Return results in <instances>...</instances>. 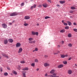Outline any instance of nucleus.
<instances>
[{
    "mask_svg": "<svg viewBox=\"0 0 77 77\" xmlns=\"http://www.w3.org/2000/svg\"><path fill=\"white\" fill-rule=\"evenodd\" d=\"M39 69L38 68L37 69L36 71H39Z\"/></svg>",
    "mask_w": 77,
    "mask_h": 77,
    "instance_id": "nucleus-54",
    "label": "nucleus"
},
{
    "mask_svg": "<svg viewBox=\"0 0 77 77\" xmlns=\"http://www.w3.org/2000/svg\"><path fill=\"white\" fill-rule=\"evenodd\" d=\"M20 63L22 64L25 63V61H21L20 62Z\"/></svg>",
    "mask_w": 77,
    "mask_h": 77,
    "instance_id": "nucleus-26",
    "label": "nucleus"
},
{
    "mask_svg": "<svg viewBox=\"0 0 77 77\" xmlns=\"http://www.w3.org/2000/svg\"><path fill=\"white\" fill-rule=\"evenodd\" d=\"M73 25H74V26H76V25H77V24H76L75 23H74Z\"/></svg>",
    "mask_w": 77,
    "mask_h": 77,
    "instance_id": "nucleus-45",
    "label": "nucleus"
},
{
    "mask_svg": "<svg viewBox=\"0 0 77 77\" xmlns=\"http://www.w3.org/2000/svg\"><path fill=\"white\" fill-rule=\"evenodd\" d=\"M35 62H38V60L37 59H35Z\"/></svg>",
    "mask_w": 77,
    "mask_h": 77,
    "instance_id": "nucleus-39",
    "label": "nucleus"
},
{
    "mask_svg": "<svg viewBox=\"0 0 77 77\" xmlns=\"http://www.w3.org/2000/svg\"><path fill=\"white\" fill-rule=\"evenodd\" d=\"M8 40H5L4 41V43L5 44H7L8 42Z\"/></svg>",
    "mask_w": 77,
    "mask_h": 77,
    "instance_id": "nucleus-16",
    "label": "nucleus"
},
{
    "mask_svg": "<svg viewBox=\"0 0 77 77\" xmlns=\"http://www.w3.org/2000/svg\"><path fill=\"white\" fill-rule=\"evenodd\" d=\"M29 43H31V44L32 43H35V41H31V42H29Z\"/></svg>",
    "mask_w": 77,
    "mask_h": 77,
    "instance_id": "nucleus-24",
    "label": "nucleus"
},
{
    "mask_svg": "<svg viewBox=\"0 0 77 77\" xmlns=\"http://www.w3.org/2000/svg\"><path fill=\"white\" fill-rule=\"evenodd\" d=\"M67 72L69 74H71L72 72V71L71 70H69L67 71Z\"/></svg>",
    "mask_w": 77,
    "mask_h": 77,
    "instance_id": "nucleus-10",
    "label": "nucleus"
},
{
    "mask_svg": "<svg viewBox=\"0 0 77 77\" xmlns=\"http://www.w3.org/2000/svg\"><path fill=\"white\" fill-rule=\"evenodd\" d=\"M63 66L62 64H60L58 66V68H63Z\"/></svg>",
    "mask_w": 77,
    "mask_h": 77,
    "instance_id": "nucleus-11",
    "label": "nucleus"
},
{
    "mask_svg": "<svg viewBox=\"0 0 77 77\" xmlns=\"http://www.w3.org/2000/svg\"><path fill=\"white\" fill-rule=\"evenodd\" d=\"M61 57H62V58H64V57H65V55H62L61 56Z\"/></svg>",
    "mask_w": 77,
    "mask_h": 77,
    "instance_id": "nucleus-30",
    "label": "nucleus"
},
{
    "mask_svg": "<svg viewBox=\"0 0 77 77\" xmlns=\"http://www.w3.org/2000/svg\"><path fill=\"white\" fill-rule=\"evenodd\" d=\"M35 51H38V49L37 48H36L35 49Z\"/></svg>",
    "mask_w": 77,
    "mask_h": 77,
    "instance_id": "nucleus-42",
    "label": "nucleus"
},
{
    "mask_svg": "<svg viewBox=\"0 0 77 77\" xmlns=\"http://www.w3.org/2000/svg\"><path fill=\"white\" fill-rule=\"evenodd\" d=\"M58 53H60V51H58L57 52V53H54V55H56V54H58Z\"/></svg>",
    "mask_w": 77,
    "mask_h": 77,
    "instance_id": "nucleus-33",
    "label": "nucleus"
},
{
    "mask_svg": "<svg viewBox=\"0 0 77 77\" xmlns=\"http://www.w3.org/2000/svg\"><path fill=\"white\" fill-rule=\"evenodd\" d=\"M34 51H35V50L33 51V52H34Z\"/></svg>",
    "mask_w": 77,
    "mask_h": 77,
    "instance_id": "nucleus-63",
    "label": "nucleus"
},
{
    "mask_svg": "<svg viewBox=\"0 0 77 77\" xmlns=\"http://www.w3.org/2000/svg\"><path fill=\"white\" fill-rule=\"evenodd\" d=\"M62 23H64V20H62Z\"/></svg>",
    "mask_w": 77,
    "mask_h": 77,
    "instance_id": "nucleus-55",
    "label": "nucleus"
},
{
    "mask_svg": "<svg viewBox=\"0 0 77 77\" xmlns=\"http://www.w3.org/2000/svg\"><path fill=\"white\" fill-rule=\"evenodd\" d=\"M23 51V49L22 48H20L19 49V51H18V53H21Z\"/></svg>",
    "mask_w": 77,
    "mask_h": 77,
    "instance_id": "nucleus-8",
    "label": "nucleus"
},
{
    "mask_svg": "<svg viewBox=\"0 0 77 77\" xmlns=\"http://www.w3.org/2000/svg\"><path fill=\"white\" fill-rule=\"evenodd\" d=\"M65 29H69V26H66L65 27Z\"/></svg>",
    "mask_w": 77,
    "mask_h": 77,
    "instance_id": "nucleus-37",
    "label": "nucleus"
},
{
    "mask_svg": "<svg viewBox=\"0 0 77 77\" xmlns=\"http://www.w3.org/2000/svg\"><path fill=\"white\" fill-rule=\"evenodd\" d=\"M17 15V13L16 12H14L10 14V17H13V16H16Z\"/></svg>",
    "mask_w": 77,
    "mask_h": 77,
    "instance_id": "nucleus-2",
    "label": "nucleus"
},
{
    "mask_svg": "<svg viewBox=\"0 0 77 77\" xmlns=\"http://www.w3.org/2000/svg\"><path fill=\"white\" fill-rule=\"evenodd\" d=\"M65 32V30L64 29L61 30L60 31V33H64V32Z\"/></svg>",
    "mask_w": 77,
    "mask_h": 77,
    "instance_id": "nucleus-18",
    "label": "nucleus"
},
{
    "mask_svg": "<svg viewBox=\"0 0 77 77\" xmlns=\"http://www.w3.org/2000/svg\"><path fill=\"white\" fill-rule=\"evenodd\" d=\"M53 75H50L48 76V77H59V76H57V73H54L53 74Z\"/></svg>",
    "mask_w": 77,
    "mask_h": 77,
    "instance_id": "nucleus-1",
    "label": "nucleus"
},
{
    "mask_svg": "<svg viewBox=\"0 0 77 77\" xmlns=\"http://www.w3.org/2000/svg\"><path fill=\"white\" fill-rule=\"evenodd\" d=\"M2 26L3 28H4V29H6L8 27L7 25H6V23H3L2 24Z\"/></svg>",
    "mask_w": 77,
    "mask_h": 77,
    "instance_id": "nucleus-3",
    "label": "nucleus"
},
{
    "mask_svg": "<svg viewBox=\"0 0 77 77\" xmlns=\"http://www.w3.org/2000/svg\"><path fill=\"white\" fill-rule=\"evenodd\" d=\"M7 69H8V70H11V69L9 67H7Z\"/></svg>",
    "mask_w": 77,
    "mask_h": 77,
    "instance_id": "nucleus-44",
    "label": "nucleus"
},
{
    "mask_svg": "<svg viewBox=\"0 0 77 77\" xmlns=\"http://www.w3.org/2000/svg\"><path fill=\"white\" fill-rule=\"evenodd\" d=\"M4 75L5 76H7L8 75V73L7 72H5L4 73Z\"/></svg>",
    "mask_w": 77,
    "mask_h": 77,
    "instance_id": "nucleus-29",
    "label": "nucleus"
},
{
    "mask_svg": "<svg viewBox=\"0 0 77 77\" xmlns=\"http://www.w3.org/2000/svg\"><path fill=\"white\" fill-rule=\"evenodd\" d=\"M12 73H13V74H15V75H17V72H16L15 71L13 70L12 72Z\"/></svg>",
    "mask_w": 77,
    "mask_h": 77,
    "instance_id": "nucleus-17",
    "label": "nucleus"
},
{
    "mask_svg": "<svg viewBox=\"0 0 77 77\" xmlns=\"http://www.w3.org/2000/svg\"><path fill=\"white\" fill-rule=\"evenodd\" d=\"M14 21H13V22L12 23H14Z\"/></svg>",
    "mask_w": 77,
    "mask_h": 77,
    "instance_id": "nucleus-64",
    "label": "nucleus"
},
{
    "mask_svg": "<svg viewBox=\"0 0 77 77\" xmlns=\"http://www.w3.org/2000/svg\"><path fill=\"white\" fill-rule=\"evenodd\" d=\"M42 6V5H38V7L39 8H41Z\"/></svg>",
    "mask_w": 77,
    "mask_h": 77,
    "instance_id": "nucleus-38",
    "label": "nucleus"
},
{
    "mask_svg": "<svg viewBox=\"0 0 77 77\" xmlns=\"http://www.w3.org/2000/svg\"><path fill=\"white\" fill-rule=\"evenodd\" d=\"M39 23H37V25L38 26H39Z\"/></svg>",
    "mask_w": 77,
    "mask_h": 77,
    "instance_id": "nucleus-58",
    "label": "nucleus"
},
{
    "mask_svg": "<svg viewBox=\"0 0 77 77\" xmlns=\"http://www.w3.org/2000/svg\"><path fill=\"white\" fill-rule=\"evenodd\" d=\"M59 2L61 3V4H63V3H65V1H60Z\"/></svg>",
    "mask_w": 77,
    "mask_h": 77,
    "instance_id": "nucleus-20",
    "label": "nucleus"
},
{
    "mask_svg": "<svg viewBox=\"0 0 77 77\" xmlns=\"http://www.w3.org/2000/svg\"><path fill=\"white\" fill-rule=\"evenodd\" d=\"M71 59V58H69L68 59V60H70Z\"/></svg>",
    "mask_w": 77,
    "mask_h": 77,
    "instance_id": "nucleus-56",
    "label": "nucleus"
},
{
    "mask_svg": "<svg viewBox=\"0 0 77 77\" xmlns=\"http://www.w3.org/2000/svg\"><path fill=\"white\" fill-rule=\"evenodd\" d=\"M63 63L64 65H66L67 64V61H63Z\"/></svg>",
    "mask_w": 77,
    "mask_h": 77,
    "instance_id": "nucleus-22",
    "label": "nucleus"
},
{
    "mask_svg": "<svg viewBox=\"0 0 77 77\" xmlns=\"http://www.w3.org/2000/svg\"><path fill=\"white\" fill-rule=\"evenodd\" d=\"M62 43L63 44L64 43V42L63 41H62Z\"/></svg>",
    "mask_w": 77,
    "mask_h": 77,
    "instance_id": "nucleus-62",
    "label": "nucleus"
},
{
    "mask_svg": "<svg viewBox=\"0 0 77 77\" xmlns=\"http://www.w3.org/2000/svg\"><path fill=\"white\" fill-rule=\"evenodd\" d=\"M32 66H35V63H32L31 64Z\"/></svg>",
    "mask_w": 77,
    "mask_h": 77,
    "instance_id": "nucleus-35",
    "label": "nucleus"
},
{
    "mask_svg": "<svg viewBox=\"0 0 77 77\" xmlns=\"http://www.w3.org/2000/svg\"><path fill=\"white\" fill-rule=\"evenodd\" d=\"M24 3H22L21 4V6H23L24 5Z\"/></svg>",
    "mask_w": 77,
    "mask_h": 77,
    "instance_id": "nucleus-52",
    "label": "nucleus"
},
{
    "mask_svg": "<svg viewBox=\"0 0 77 77\" xmlns=\"http://www.w3.org/2000/svg\"><path fill=\"white\" fill-rule=\"evenodd\" d=\"M71 9L72 10H74V9H75V8L74 7H71Z\"/></svg>",
    "mask_w": 77,
    "mask_h": 77,
    "instance_id": "nucleus-25",
    "label": "nucleus"
},
{
    "mask_svg": "<svg viewBox=\"0 0 77 77\" xmlns=\"http://www.w3.org/2000/svg\"><path fill=\"white\" fill-rule=\"evenodd\" d=\"M44 57H48V56H47V55H45L44 56Z\"/></svg>",
    "mask_w": 77,
    "mask_h": 77,
    "instance_id": "nucleus-48",
    "label": "nucleus"
},
{
    "mask_svg": "<svg viewBox=\"0 0 77 77\" xmlns=\"http://www.w3.org/2000/svg\"><path fill=\"white\" fill-rule=\"evenodd\" d=\"M68 36L69 37V38H71L72 36V34H71V33H69L68 34Z\"/></svg>",
    "mask_w": 77,
    "mask_h": 77,
    "instance_id": "nucleus-21",
    "label": "nucleus"
},
{
    "mask_svg": "<svg viewBox=\"0 0 77 77\" xmlns=\"http://www.w3.org/2000/svg\"><path fill=\"white\" fill-rule=\"evenodd\" d=\"M69 13H70V14H72V13H73V12H74V11H72V10H71L69 11Z\"/></svg>",
    "mask_w": 77,
    "mask_h": 77,
    "instance_id": "nucleus-32",
    "label": "nucleus"
},
{
    "mask_svg": "<svg viewBox=\"0 0 77 77\" xmlns=\"http://www.w3.org/2000/svg\"><path fill=\"white\" fill-rule=\"evenodd\" d=\"M36 5H33V8H36Z\"/></svg>",
    "mask_w": 77,
    "mask_h": 77,
    "instance_id": "nucleus-41",
    "label": "nucleus"
},
{
    "mask_svg": "<svg viewBox=\"0 0 77 77\" xmlns=\"http://www.w3.org/2000/svg\"><path fill=\"white\" fill-rule=\"evenodd\" d=\"M28 40L29 41H31L33 40V39L32 38H28Z\"/></svg>",
    "mask_w": 77,
    "mask_h": 77,
    "instance_id": "nucleus-23",
    "label": "nucleus"
},
{
    "mask_svg": "<svg viewBox=\"0 0 77 77\" xmlns=\"http://www.w3.org/2000/svg\"><path fill=\"white\" fill-rule=\"evenodd\" d=\"M67 23H68L69 26H71L72 25V23H71L69 21H67Z\"/></svg>",
    "mask_w": 77,
    "mask_h": 77,
    "instance_id": "nucleus-19",
    "label": "nucleus"
},
{
    "mask_svg": "<svg viewBox=\"0 0 77 77\" xmlns=\"http://www.w3.org/2000/svg\"><path fill=\"white\" fill-rule=\"evenodd\" d=\"M8 41L9 42H11V43H12V42H13L14 40H13V39L11 38H10L8 39Z\"/></svg>",
    "mask_w": 77,
    "mask_h": 77,
    "instance_id": "nucleus-15",
    "label": "nucleus"
},
{
    "mask_svg": "<svg viewBox=\"0 0 77 77\" xmlns=\"http://www.w3.org/2000/svg\"><path fill=\"white\" fill-rule=\"evenodd\" d=\"M55 72V70L54 69H52L50 72V73L51 74H54V72Z\"/></svg>",
    "mask_w": 77,
    "mask_h": 77,
    "instance_id": "nucleus-13",
    "label": "nucleus"
},
{
    "mask_svg": "<svg viewBox=\"0 0 77 77\" xmlns=\"http://www.w3.org/2000/svg\"><path fill=\"white\" fill-rule=\"evenodd\" d=\"M57 7H59V6H60V5H57Z\"/></svg>",
    "mask_w": 77,
    "mask_h": 77,
    "instance_id": "nucleus-57",
    "label": "nucleus"
},
{
    "mask_svg": "<svg viewBox=\"0 0 77 77\" xmlns=\"http://www.w3.org/2000/svg\"><path fill=\"white\" fill-rule=\"evenodd\" d=\"M48 6V5L46 3H45L43 4V6L44 8H46Z\"/></svg>",
    "mask_w": 77,
    "mask_h": 77,
    "instance_id": "nucleus-9",
    "label": "nucleus"
},
{
    "mask_svg": "<svg viewBox=\"0 0 77 77\" xmlns=\"http://www.w3.org/2000/svg\"><path fill=\"white\" fill-rule=\"evenodd\" d=\"M48 75V74H47V73H46L45 75V77H47V76Z\"/></svg>",
    "mask_w": 77,
    "mask_h": 77,
    "instance_id": "nucleus-50",
    "label": "nucleus"
},
{
    "mask_svg": "<svg viewBox=\"0 0 77 77\" xmlns=\"http://www.w3.org/2000/svg\"><path fill=\"white\" fill-rule=\"evenodd\" d=\"M5 57H7V58H8V56L7 55H5Z\"/></svg>",
    "mask_w": 77,
    "mask_h": 77,
    "instance_id": "nucleus-49",
    "label": "nucleus"
},
{
    "mask_svg": "<svg viewBox=\"0 0 77 77\" xmlns=\"http://www.w3.org/2000/svg\"><path fill=\"white\" fill-rule=\"evenodd\" d=\"M60 45H58V46H57V47H58V48H60Z\"/></svg>",
    "mask_w": 77,
    "mask_h": 77,
    "instance_id": "nucleus-51",
    "label": "nucleus"
},
{
    "mask_svg": "<svg viewBox=\"0 0 77 77\" xmlns=\"http://www.w3.org/2000/svg\"><path fill=\"white\" fill-rule=\"evenodd\" d=\"M73 31L75 32H77V29H73Z\"/></svg>",
    "mask_w": 77,
    "mask_h": 77,
    "instance_id": "nucleus-34",
    "label": "nucleus"
},
{
    "mask_svg": "<svg viewBox=\"0 0 77 77\" xmlns=\"http://www.w3.org/2000/svg\"><path fill=\"white\" fill-rule=\"evenodd\" d=\"M22 72L23 74V77H26V72L25 71H22Z\"/></svg>",
    "mask_w": 77,
    "mask_h": 77,
    "instance_id": "nucleus-12",
    "label": "nucleus"
},
{
    "mask_svg": "<svg viewBox=\"0 0 77 77\" xmlns=\"http://www.w3.org/2000/svg\"><path fill=\"white\" fill-rule=\"evenodd\" d=\"M68 46H69V47H72V44L70 43L69 44V45H68Z\"/></svg>",
    "mask_w": 77,
    "mask_h": 77,
    "instance_id": "nucleus-27",
    "label": "nucleus"
},
{
    "mask_svg": "<svg viewBox=\"0 0 77 77\" xmlns=\"http://www.w3.org/2000/svg\"><path fill=\"white\" fill-rule=\"evenodd\" d=\"M22 70H23V71H27L28 70H29V68L28 67H26L23 69Z\"/></svg>",
    "mask_w": 77,
    "mask_h": 77,
    "instance_id": "nucleus-14",
    "label": "nucleus"
},
{
    "mask_svg": "<svg viewBox=\"0 0 77 77\" xmlns=\"http://www.w3.org/2000/svg\"><path fill=\"white\" fill-rule=\"evenodd\" d=\"M33 6H31V7L30 8V9L31 10L33 9Z\"/></svg>",
    "mask_w": 77,
    "mask_h": 77,
    "instance_id": "nucleus-46",
    "label": "nucleus"
},
{
    "mask_svg": "<svg viewBox=\"0 0 77 77\" xmlns=\"http://www.w3.org/2000/svg\"><path fill=\"white\" fill-rule=\"evenodd\" d=\"M75 66H77V64H75Z\"/></svg>",
    "mask_w": 77,
    "mask_h": 77,
    "instance_id": "nucleus-61",
    "label": "nucleus"
},
{
    "mask_svg": "<svg viewBox=\"0 0 77 77\" xmlns=\"http://www.w3.org/2000/svg\"><path fill=\"white\" fill-rule=\"evenodd\" d=\"M63 24L64 26H68V24L67 23H64Z\"/></svg>",
    "mask_w": 77,
    "mask_h": 77,
    "instance_id": "nucleus-40",
    "label": "nucleus"
},
{
    "mask_svg": "<svg viewBox=\"0 0 77 77\" xmlns=\"http://www.w3.org/2000/svg\"><path fill=\"white\" fill-rule=\"evenodd\" d=\"M44 66L45 67H46L47 66H50V64L48 63H45L44 64Z\"/></svg>",
    "mask_w": 77,
    "mask_h": 77,
    "instance_id": "nucleus-6",
    "label": "nucleus"
},
{
    "mask_svg": "<svg viewBox=\"0 0 77 77\" xmlns=\"http://www.w3.org/2000/svg\"><path fill=\"white\" fill-rule=\"evenodd\" d=\"M1 72H2V68H1Z\"/></svg>",
    "mask_w": 77,
    "mask_h": 77,
    "instance_id": "nucleus-60",
    "label": "nucleus"
},
{
    "mask_svg": "<svg viewBox=\"0 0 77 77\" xmlns=\"http://www.w3.org/2000/svg\"><path fill=\"white\" fill-rule=\"evenodd\" d=\"M16 46L17 47H20L21 46V43L18 42L16 44Z\"/></svg>",
    "mask_w": 77,
    "mask_h": 77,
    "instance_id": "nucleus-5",
    "label": "nucleus"
},
{
    "mask_svg": "<svg viewBox=\"0 0 77 77\" xmlns=\"http://www.w3.org/2000/svg\"><path fill=\"white\" fill-rule=\"evenodd\" d=\"M2 56H4V57H5V56H6V54H2Z\"/></svg>",
    "mask_w": 77,
    "mask_h": 77,
    "instance_id": "nucleus-43",
    "label": "nucleus"
},
{
    "mask_svg": "<svg viewBox=\"0 0 77 77\" xmlns=\"http://www.w3.org/2000/svg\"><path fill=\"white\" fill-rule=\"evenodd\" d=\"M17 68L18 69H19V70H20V69H21V66H20V65H19Z\"/></svg>",
    "mask_w": 77,
    "mask_h": 77,
    "instance_id": "nucleus-28",
    "label": "nucleus"
},
{
    "mask_svg": "<svg viewBox=\"0 0 77 77\" xmlns=\"http://www.w3.org/2000/svg\"><path fill=\"white\" fill-rule=\"evenodd\" d=\"M65 57H67L68 56V55L67 54H66L65 55Z\"/></svg>",
    "mask_w": 77,
    "mask_h": 77,
    "instance_id": "nucleus-53",
    "label": "nucleus"
},
{
    "mask_svg": "<svg viewBox=\"0 0 77 77\" xmlns=\"http://www.w3.org/2000/svg\"><path fill=\"white\" fill-rule=\"evenodd\" d=\"M32 35H38V32H35L34 31H32Z\"/></svg>",
    "mask_w": 77,
    "mask_h": 77,
    "instance_id": "nucleus-4",
    "label": "nucleus"
},
{
    "mask_svg": "<svg viewBox=\"0 0 77 77\" xmlns=\"http://www.w3.org/2000/svg\"><path fill=\"white\" fill-rule=\"evenodd\" d=\"M9 24L10 25H12V23H10Z\"/></svg>",
    "mask_w": 77,
    "mask_h": 77,
    "instance_id": "nucleus-59",
    "label": "nucleus"
},
{
    "mask_svg": "<svg viewBox=\"0 0 77 77\" xmlns=\"http://www.w3.org/2000/svg\"><path fill=\"white\" fill-rule=\"evenodd\" d=\"M47 1L49 3H51V0H47Z\"/></svg>",
    "mask_w": 77,
    "mask_h": 77,
    "instance_id": "nucleus-47",
    "label": "nucleus"
},
{
    "mask_svg": "<svg viewBox=\"0 0 77 77\" xmlns=\"http://www.w3.org/2000/svg\"><path fill=\"white\" fill-rule=\"evenodd\" d=\"M30 18V17L29 16H26L24 17L25 20H29Z\"/></svg>",
    "mask_w": 77,
    "mask_h": 77,
    "instance_id": "nucleus-7",
    "label": "nucleus"
},
{
    "mask_svg": "<svg viewBox=\"0 0 77 77\" xmlns=\"http://www.w3.org/2000/svg\"><path fill=\"white\" fill-rule=\"evenodd\" d=\"M50 17L48 16H46L45 17V19H48V18H50Z\"/></svg>",
    "mask_w": 77,
    "mask_h": 77,
    "instance_id": "nucleus-36",
    "label": "nucleus"
},
{
    "mask_svg": "<svg viewBox=\"0 0 77 77\" xmlns=\"http://www.w3.org/2000/svg\"><path fill=\"white\" fill-rule=\"evenodd\" d=\"M24 26H28V25H29V24H28V23H24L23 24Z\"/></svg>",
    "mask_w": 77,
    "mask_h": 77,
    "instance_id": "nucleus-31",
    "label": "nucleus"
}]
</instances>
